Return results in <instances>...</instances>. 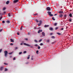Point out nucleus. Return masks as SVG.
I'll return each instance as SVG.
<instances>
[{"label": "nucleus", "mask_w": 73, "mask_h": 73, "mask_svg": "<svg viewBox=\"0 0 73 73\" xmlns=\"http://www.w3.org/2000/svg\"><path fill=\"white\" fill-rule=\"evenodd\" d=\"M5 13H6V12H5V11H4L3 13H4V14H5Z\"/></svg>", "instance_id": "60"}, {"label": "nucleus", "mask_w": 73, "mask_h": 73, "mask_svg": "<svg viewBox=\"0 0 73 73\" xmlns=\"http://www.w3.org/2000/svg\"><path fill=\"white\" fill-rule=\"evenodd\" d=\"M23 44L24 45H25V46H30L31 47V48H33V46H31V45H30L28 44H27L25 43H24Z\"/></svg>", "instance_id": "1"}, {"label": "nucleus", "mask_w": 73, "mask_h": 73, "mask_svg": "<svg viewBox=\"0 0 73 73\" xmlns=\"http://www.w3.org/2000/svg\"><path fill=\"white\" fill-rule=\"evenodd\" d=\"M57 23H54V26H56V25H57Z\"/></svg>", "instance_id": "28"}, {"label": "nucleus", "mask_w": 73, "mask_h": 73, "mask_svg": "<svg viewBox=\"0 0 73 73\" xmlns=\"http://www.w3.org/2000/svg\"><path fill=\"white\" fill-rule=\"evenodd\" d=\"M47 13H48L49 15H50L51 14V12H50V11H48Z\"/></svg>", "instance_id": "13"}, {"label": "nucleus", "mask_w": 73, "mask_h": 73, "mask_svg": "<svg viewBox=\"0 0 73 73\" xmlns=\"http://www.w3.org/2000/svg\"><path fill=\"white\" fill-rule=\"evenodd\" d=\"M39 23H40V24H41V23H42V21H41V20H40V21H39Z\"/></svg>", "instance_id": "34"}, {"label": "nucleus", "mask_w": 73, "mask_h": 73, "mask_svg": "<svg viewBox=\"0 0 73 73\" xmlns=\"http://www.w3.org/2000/svg\"><path fill=\"white\" fill-rule=\"evenodd\" d=\"M20 45H23V43H21L20 44Z\"/></svg>", "instance_id": "45"}, {"label": "nucleus", "mask_w": 73, "mask_h": 73, "mask_svg": "<svg viewBox=\"0 0 73 73\" xmlns=\"http://www.w3.org/2000/svg\"><path fill=\"white\" fill-rule=\"evenodd\" d=\"M11 42H14V39H10Z\"/></svg>", "instance_id": "8"}, {"label": "nucleus", "mask_w": 73, "mask_h": 73, "mask_svg": "<svg viewBox=\"0 0 73 73\" xmlns=\"http://www.w3.org/2000/svg\"><path fill=\"white\" fill-rule=\"evenodd\" d=\"M40 33V30H39L38 32V33Z\"/></svg>", "instance_id": "38"}, {"label": "nucleus", "mask_w": 73, "mask_h": 73, "mask_svg": "<svg viewBox=\"0 0 73 73\" xmlns=\"http://www.w3.org/2000/svg\"><path fill=\"white\" fill-rule=\"evenodd\" d=\"M42 35H43V36H45V33H44V32H43L42 33Z\"/></svg>", "instance_id": "12"}, {"label": "nucleus", "mask_w": 73, "mask_h": 73, "mask_svg": "<svg viewBox=\"0 0 73 73\" xmlns=\"http://www.w3.org/2000/svg\"><path fill=\"white\" fill-rule=\"evenodd\" d=\"M38 49H40V46H38Z\"/></svg>", "instance_id": "43"}, {"label": "nucleus", "mask_w": 73, "mask_h": 73, "mask_svg": "<svg viewBox=\"0 0 73 73\" xmlns=\"http://www.w3.org/2000/svg\"><path fill=\"white\" fill-rule=\"evenodd\" d=\"M64 18H66V15H65L64 16Z\"/></svg>", "instance_id": "37"}, {"label": "nucleus", "mask_w": 73, "mask_h": 73, "mask_svg": "<svg viewBox=\"0 0 73 73\" xmlns=\"http://www.w3.org/2000/svg\"><path fill=\"white\" fill-rule=\"evenodd\" d=\"M22 53V52H19V55H20V54H21Z\"/></svg>", "instance_id": "32"}, {"label": "nucleus", "mask_w": 73, "mask_h": 73, "mask_svg": "<svg viewBox=\"0 0 73 73\" xmlns=\"http://www.w3.org/2000/svg\"><path fill=\"white\" fill-rule=\"evenodd\" d=\"M41 24L40 23H38V26H40V25H41Z\"/></svg>", "instance_id": "44"}, {"label": "nucleus", "mask_w": 73, "mask_h": 73, "mask_svg": "<svg viewBox=\"0 0 73 73\" xmlns=\"http://www.w3.org/2000/svg\"><path fill=\"white\" fill-rule=\"evenodd\" d=\"M18 1H19V0H14L13 1V3H17Z\"/></svg>", "instance_id": "4"}, {"label": "nucleus", "mask_w": 73, "mask_h": 73, "mask_svg": "<svg viewBox=\"0 0 73 73\" xmlns=\"http://www.w3.org/2000/svg\"><path fill=\"white\" fill-rule=\"evenodd\" d=\"M2 23L3 24H4V23H5V21H2Z\"/></svg>", "instance_id": "39"}, {"label": "nucleus", "mask_w": 73, "mask_h": 73, "mask_svg": "<svg viewBox=\"0 0 73 73\" xmlns=\"http://www.w3.org/2000/svg\"><path fill=\"white\" fill-rule=\"evenodd\" d=\"M2 51V49H0V53H1Z\"/></svg>", "instance_id": "48"}, {"label": "nucleus", "mask_w": 73, "mask_h": 73, "mask_svg": "<svg viewBox=\"0 0 73 73\" xmlns=\"http://www.w3.org/2000/svg\"><path fill=\"white\" fill-rule=\"evenodd\" d=\"M16 60V58L15 57H14L13 58V60Z\"/></svg>", "instance_id": "51"}, {"label": "nucleus", "mask_w": 73, "mask_h": 73, "mask_svg": "<svg viewBox=\"0 0 73 73\" xmlns=\"http://www.w3.org/2000/svg\"><path fill=\"white\" fill-rule=\"evenodd\" d=\"M2 17H0V20H1V19H2Z\"/></svg>", "instance_id": "53"}, {"label": "nucleus", "mask_w": 73, "mask_h": 73, "mask_svg": "<svg viewBox=\"0 0 73 73\" xmlns=\"http://www.w3.org/2000/svg\"><path fill=\"white\" fill-rule=\"evenodd\" d=\"M60 14H61L62 13H63V11H59L58 12Z\"/></svg>", "instance_id": "11"}, {"label": "nucleus", "mask_w": 73, "mask_h": 73, "mask_svg": "<svg viewBox=\"0 0 73 73\" xmlns=\"http://www.w3.org/2000/svg\"><path fill=\"white\" fill-rule=\"evenodd\" d=\"M36 53L37 54H38V50H37L36 51Z\"/></svg>", "instance_id": "24"}, {"label": "nucleus", "mask_w": 73, "mask_h": 73, "mask_svg": "<svg viewBox=\"0 0 73 73\" xmlns=\"http://www.w3.org/2000/svg\"><path fill=\"white\" fill-rule=\"evenodd\" d=\"M35 46H38V45L37 44H36L35 45Z\"/></svg>", "instance_id": "52"}, {"label": "nucleus", "mask_w": 73, "mask_h": 73, "mask_svg": "<svg viewBox=\"0 0 73 73\" xmlns=\"http://www.w3.org/2000/svg\"><path fill=\"white\" fill-rule=\"evenodd\" d=\"M40 45V46H42V45H43V44H42V43H41Z\"/></svg>", "instance_id": "42"}, {"label": "nucleus", "mask_w": 73, "mask_h": 73, "mask_svg": "<svg viewBox=\"0 0 73 73\" xmlns=\"http://www.w3.org/2000/svg\"><path fill=\"white\" fill-rule=\"evenodd\" d=\"M3 68H4V67L1 66L0 67V70L2 71L3 70Z\"/></svg>", "instance_id": "6"}, {"label": "nucleus", "mask_w": 73, "mask_h": 73, "mask_svg": "<svg viewBox=\"0 0 73 73\" xmlns=\"http://www.w3.org/2000/svg\"><path fill=\"white\" fill-rule=\"evenodd\" d=\"M42 39H40L39 40V41H38V42H41V41H42Z\"/></svg>", "instance_id": "22"}, {"label": "nucleus", "mask_w": 73, "mask_h": 73, "mask_svg": "<svg viewBox=\"0 0 73 73\" xmlns=\"http://www.w3.org/2000/svg\"><path fill=\"white\" fill-rule=\"evenodd\" d=\"M6 23H7V24H9V23H10V21H6Z\"/></svg>", "instance_id": "17"}, {"label": "nucleus", "mask_w": 73, "mask_h": 73, "mask_svg": "<svg viewBox=\"0 0 73 73\" xmlns=\"http://www.w3.org/2000/svg\"><path fill=\"white\" fill-rule=\"evenodd\" d=\"M69 16L70 17H72L73 16H72V13H70L69 14Z\"/></svg>", "instance_id": "7"}, {"label": "nucleus", "mask_w": 73, "mask_h": 73, "mask_svg": "<svg viewBox=\"0 0 73 73\" xmlns=\"http://www.w3.org/2000/svg\"><path fill=\"white\" fill-rule=\"evenodd\" d=\"M15 49H18V48L17 47H15Z\"/></svg>", "instance_id": "54"}, {"label": "nucleus", "mask_w": 73, "mask_h": 73, "mask_svg": "<svg viewBox=\"0 0 73 73\" xmlns=\"http://www.w3.org/2000/svg\"><path fill=\"white\" fill-rule=\"evenodd\" d=\"M3 11H4L6 9V8L5 7H3L2 9Z\"/></svg>", "instance_id": "19"}, {"label": "nucleus", "mask_w": 73, "mask_h": 73, "mask_svg": "<svg viewBox=\"0 0 73 73\" xmlns=\"http://www.w3.org/2000/svg\"><path fill=\"white\" fill-rule=\"evenodd\" d=\"M49 27V25H45L44 26V28H46V27Z\"/></svg>", "instance_id": "16"}, {"label": "nucleus", "mask_w": 73, "mask_h": 73, "mask_svg": "<svg viewBox=\"0 0 73 73\" xmlns=\"http://www.w3.org/2000/svg\"><path fill=\"white\" fill-rule=\"evenodd\" d=\"M37 15H38V14H35V16H37Z\"/></svg>", "instance_id": "58"}, {"label": "nucleus", "mask_w": 73, "mask_h": 73, "mask_svg": "<svg viewBox=\"0 0 73 73\" xmlns=\"http://www.w3.org/2000/svg\"><path fill=\"white\" fill-rule=\"evenodd\" d=\"M49 29L50 31H53V29L52 27H50Z\"/></svg>", "instance_id": "14"}, {"label": "nucleus", "mask_w": 73, "mask_h": 73, "mask_svg": "<svg viewBox=\"0 0 73 73\" xmlns=\"http://www.w3.org/2000/svg\"><path fill=\"white\" fill-rule=\"evenodd\" d=\"M22 28H23V27H22V26H21V28H20V30H21V31H22Z\"/></svg>", "instance_id": "47"}, {"label": "nucleus", "mask_w": 73, "mask_h": 73, "mask_svg": "<svg viewBox=\"0 0 73 73\" xmlns=\"http://www.w3.org/2000/svg\"><path fill=\"white\" fill-rule=\"evenodd\" d=\"M56 15H57V14H55L54 15V16H56Z\"/></svg>", "instance_id": "62"}, {"label": "nucleus", "mask_w": 73, "mask_h": 73, "mask_svg": "<svg viewBox=\"0 0 73 73\" xmlns=\"http://www.w3.org/2000/svg\"><path fill=\"white\" fill-rule=\"evenodd\" d=\"M4 53H5V57H7V54H8V52H7V51H4Z\"/></svg>", "instance_id": "2"}, {"label": "nucleus", "mask_w": 73, "mask_h": 73, "mask_svg": "<svg viewBox=\"0 0 73 73\" xmlns=\"http://www.w3.org/2000/svg\"><path fill=\"white\" fill-rule=\"evenodd\" d=\"M24 40H25L26 41H28V39L27 38H25Z\"/></svg>", "instance_id": "41"}, {"label": "nucleus", "mask_w": 73, "mask_h": 73, "mask_svg": "<svg viewBox=\"0 0 73 73\" xmlns=\"http://www.w3.org/2000/svg\"><path fill=\"white\" fill-rule=\"evenodd\" d=\"M56 43V41H54V42H52V44H55Z\"/></svg>", "instance_id": "35"}, {"label": "nucleus", "mask_w": 73, "mask_h": 73, "mask_svg": "<svg viewBox=\"0 0 73 73\" xmlns=\"http://www.w3.org/2000/svg\"><path fill=\"white\" fill-rule=\"evenodd\" d=\"M46 42L48 43H49L50 42V39H48L47 40H46Z\"/></svg>", "instance_id": "5"}, {"label": "nucleus", "mask_w": 73, "mask_h": 73, "mask_svg": "<svg viewBox=\"0 0 73 73\" xmlns=\"http://www.w3.org/2000/svg\"><path fill=\"white\" fill-rule=\"evenodd\" d=\"M50 35H51V36H52V35H53V33H50Z\"/></svg>", "instance_id": "46"}, {"label": "nucleus", "mask_w": 73, "mask_h": 73, "mask_svg": "<svg viewBox=\"0 0 73 73\" xmlns=\"http://www.w3.org/2000/svg\"><path fill=\"white\" fill-rule=\"evenodd\" d=\"M17 35H20V33H17Z\"/></svg>", "instance_id": "55"}, {"label": "nucleus", "mask_w": 73, "mask_h": 73, "mask_svg": "<svg viewBox=\"0 0 73 73\" xmlns=\"http://www.w3.org/2000/svg\"><path fill=\"white\" fill-rule=\"evenodd\" d=\"M50 16H51V17H52V16H53V15L52 14H50Z\"/></svg>", "instance_id": "36"}, {"label": "nucleus", "mask_w": 73, "mask_h": 73, "mask_svg": "<svg viewBox=\"0 0 73 73\" xmlns=\"http://www.w3.org/2000/svg\"><path fill=\"white\" fill-rule=\"evenodd\" d=\"M8 16L9 17H11V15H10V13H9L8 14Z\"/></svg>", "instance_id": "30"}, {"label": "nucleus", "mask_w": 73, "mask_h": 73, "mask_svg": "<svg viewBox=\"0 0 73 73\" xmlns=\"http://www.w3.org/2000/svg\"><path fill=\"white\" fill-rule=\"evenodd\" d=\"M2 31H3V29H1L0 30V32H2Z\"/></svg>", "instance_id": "50"}, {"label": "nucleus", "mask_w": 73, "mask_h": 73, "mask_svg": "<svg viewBox=\"0 0 73 73\" xmlns=\"http://www.w3.org/2000/svg\"><path fill=\"white\" fill-rule=\"evenodd\" d=\"M46 10L48 11H49L50 10V8L49 7H46Z\"/></svg>", "instance_id": "3"}, {"label": "nucleus", "mask_w": 73, "mask_h": 73, "mask_svg": "<svg viewBox=\"0 0 73 73\" xmlns=\"http://www.w3.org/2000/svg\"><path fill=\"white\" fill-rule=\"evenodd\" d=\"M27 53V51H26L23 52V53Z\"/></svg>", "instance_id": "40"}, {"label": "nucleus", "mask_w": 73, "mask_h": 73, "mask_svg": "<svg viewBox=\"0 0 73 73\" xmlns=\"http://www.w3.org/2000/svg\"><path fill=\"white\" fill-rule=\"evenodd\" d=\"M72 19H69V21H70V22H72Z\"/></svg>", "instance_id": "31"}, {"label": "nucleus", "mask_w": 73, "mask_h": 73, "mask_svg": "<svg viewBox=\"0 0 73 73\" xmlns=\"http://www.w3.org/2000/svg\"><path fill=\"white\" fill-rule=\"evenodd\" d=\"M59 16L60 17H63V15H62V14H60L59 15Z\"/></svg>", "instance_id": "10"}, {"label": "nucleus", "mask_w": 73, "mask_h": 73, "mask_svg": "<svg viewBox=\"0 0 73 73\" xmlns=\"http://www.w3.org/2000/svg\"><path fill=\"white\" fill-rule=\"evenodd\" d=\"M72 14L73 15V12L72 13Z\"/></svg>", "instance_id": "64"}, {"label": "nucleus", "mask_w": 73, "mask_h": 73, "mask_svg": "<svg viewBox=\"0 0 73 73\" xmlns=\"http://www.w3.org/2000/svg\"><path fill=\"white\" fill-rule=\"evenodd\" d=\"M10 45L12 46V45H13V43H10Z\"/></svg>", "instance_id": "49"}, {"label": "nucleus", "mask_w": 73, "mask_h": 73, "mask_svg": "<svg viewBox=\"0 0 73 73\" xmlns=\"http://www.w3.org/2000/svg\"><path fill=\"white\" fill-rule=\"evenodd\" d=\"M35 21H36V23H38V21L37 19L35 20Z\"/></svg>", "instance_id": "33"}, {"label": "nucleus", "mask_w": 73, "mask_h": 73, "mask_svg": "<svg viewBox=\"0 0 73 73\" xmlns=\"http://www.w3.org/2000/svg\"><path fill=\"white\" fill-rule=\"evenodd\" d=\"M40 32H42V30H40Z\"/></svg>", "instance_id": "57"}, {"label": "nucleus", "mask_w": 73, "mask_h": 73, "mask_svg": "<svg viewBox=\"0 0 73 73\" xmlns=\"http://www.w3.org/2000/svg\"><path fill=\"white\" fill-rule=\"evenodd\" d=\"M52 38H53V39H54V38H55V37L54 36H51Z\"/></svg>", "instance_id": "20"}, {"label": "nucleus", "mask_w": 73, "mask_h": 73, "mask_svg": "<svg viewBox=\"0 0 73 73\" xmlns=\"http://www.w3.org/2000/svg\"><path fill=\"white\" fill-rule=\"evenodd\" d=\"M29 56H30V55H29L27 57V59H28V60H29V58H30V57H29Z\"/></svg>", "instance_id": "29"}, {"label": "nucleus", "mask_w": 73, "mask_h": 73, "mask_svg": "<svg viewBox=\"0 0 73 73\" xmlns=\"http://www.w3.org/2000/svg\"><path fill=\"white\" fill-rule=\"evenodd\" d=\"M14 52L13 51L11 52L10 53H9L8 54H12L13 53V52Z\"/></svg>", "instance_id": "15"}, {"label": "nucleus", "mask_w": 73, "mask_h": 73, "mask_svg": "<svg viewBox=\"0 0 73 73\" xmlns=\"http://www.w3.org/2000/svg\"><path fill=\"white\" fill-rule=\"evenodd\" d=\"M8 70V69L7 68H5V71L6 72V71H7Z\"/></svg>", "instance_id": "27"}, {"label": "nucleus", "mask_w": 73, "mask_h": 73, "mask_svg": "<svg viewBox=\"0 0 73 73\" xmlns=\"http://www.w3.org/2000/svg\"><path fill=\"white\" fill-rule=\"evenodd\" d=\"M34 41L35 42H36V43H37V42H38V41H37L36 40H34Z\"/></svg>", "instance_id": "18"}, {"label": "nucleus", "mask_w": 73, "mask_h": 73, "mask_svg": "<svg viewBox=\"0 0 73 73\" xmlns=\"http://www.w3.org/2000/svg\"><path fill=\"white\" fill-rule=\"evenodd\" d=\"M56 34H57V35H61V34L59 33H57Z\"/></svg>", "instance_id": "21"}, {"label": "nucleus", "mask_w": 73, "mask_h": 73, "mask_svg": "<svg viewBox=\"0 0 73 73\" xmlns=\"http://www.w3.org/2000/svg\"><path fill=\"white\" fill-rule=\"evenodd\" d=\"M9 3V1H7L6 2V4H8Z\"/></svg>", "instance_id": "9"}, {"label": "nucleus", "mask_w": 73, "mask_h": 73, "mask_svg": "<svg viewBox=\"0 0 73 73\" xmlns=\"http://www.w3.org/2000/svg\"><path fill=\"white\" fill-rule=\"evenodd\" d=\"M58 29V27H56L55 28V30H57Z\"/></svg>", "instance_id": "23"}, {"label": "nucleus", "mask_w": 73, "mask_h": 73, "mask_svg": "<svg viewBox=\"0 0 73 73\" xmlns=\"http://www.w3.org/2000/svg\"><path fill=\"white\" fill-rule=\"evenodd\" d=\"M61 31H63L64 30V28H62L61 29Z\"/></svg>", "instance_id": "56"}, {"label": "nucleus", "mask_w": 73, "mask_h": 73, "mask_svg": "<svg viewBox=\"0 0 73 73\" xmlns=\"http://www.w3.org/2000/svg\"><path fill=\"white\" fill-rule=\"evenodd\" d=\"M12 56H10V58H12Z\"/></svg>", "instance_id": "61"}, {"label": "nucleus", "mask_w": 73, "mask_h": 73, "mask_svg": "<svg viewBox=\"0 0 73 73\" xmlns=\"http://www.w3.org/2000/svg\"><path fill=\"white\" fill-rule=\"evenodd\" d=\"M3 64L5 65H8L7 63H4Z\"/></svg>", "instance_id": "25"}, {"label": "nucleus", "mask_w": 73, "mask_h": 73, "mask_svg": "<svg viewBox=\"0 0 73 73\" xmlns=\"http://www.w3.org/2000/svg\"><path fill=\"white\" fill-rule=\"evenodd\" d=\"M28 35H30V33H28Z\"/></svg>", "instance_id": "59"}, {"label": "nucleus", "mask_w": 73, "mask_h": 73, "mask_svg": "<svg viewBox=\"0 0 73 73\" xmlns=\"http://www.w3.org/2000/svg\"><path fill=\"white\" fill-rule=\"evenodd\" d=\"M52 20H53V21H54L55 20V19H54V17H52Z\"/></svg>", "instance_id": "26"}, {"label": "nucleus", "mask_w": 73, "mask_h": 73, "mask_svg": "<svg viewBox=\"0 0 73 73\" xmlns=\"http://www.w3.org/2000/svg\"><path fill=\"white\" fill-rule=\"evenodd\" d=\"M33 60V58H31V60Z\"/></svg>", "instance_id": "63"}]
</instances>
